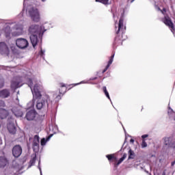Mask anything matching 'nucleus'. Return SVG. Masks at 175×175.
Wrapping results in <instances>:
<instances>
[{
    "label": "nucleus",
    "instance_id": "obj_1",
    "mask_svg": "<svg viewBox=\"0 0 175 175\" xmlns=\"http://www.w3.org/2000/svg\"><path fill=\"white\" fill-rule=\"evenodd\" d=\"M27 84L31 88L33 96L38 99L36 103V109L38 110H42V109L47 110L51 106L52 102L49 95H45L42 98V94L40 93L43 88L42 85L39 84L35 79H31V78L27 79Z\"/></svg>",
    "mask_w": 175,
    "mask_h": 175
},
{
    "label": "nucleus",
    "instance_id": "obj_2",
    "mask_svg": "<svg viewBox=\"0 0 175 175\" xmlns=\"http://www.w3.org/2000/svg\"><path fill=\"white\" fill-rule=\"evenodd\" d=\"M27 84L31 88L33 96L38 99L36 103V109L38 110H42V109L47 110L51 106L52 102L49 95H45L42 98V94L40 93L43 88L42 85L39 84L35 79H31V78L27 79Z\"/></svg>",
    "mask_w": 175,
    "mask_h": 175
},
{
    "label": "nucleus",
    "instance_id": "obj_3",
    "mask_svg": "<svg viewBox=\"0 0 175 175\" xmlns=\"http://www.w3.org/2000/svg\"><path fill=\"white\" fill-rule=\"evenodd\" d=\"M126 29V27L124 26V18L121 17L118 23V29L116 31V34L118 35L120 32L122 33L121 38L116 36L115 38V40L113 42V46H119V44L122 45V42L125 40V38H124V33H125V31Z\"/></svg>",
    "mask_w": 175,
    "mask_h": 175
},
{
    "label": "nucleus",
    "instance_id": "obj_4",
    "mask_svg": "<svg viewBox=\"0 0 175 175\" xmlns=\"http://www.w3.org/2000/svg\"><path fill=\"white\" fill-rule=\"evenodd\" d=\"M44 27L40 26L38 25H31L29 27V33L30 35H42L43 32H46V29H44Z\"/></svg>",
    "mask_w": 175,
    "mask_h": 175
},
{
    "label": "nucleus",
    "instance_id": "obj_5",
    "mask_svg": "<svg viewBox=\"0 0 175 175\" xmlns=\"http://www.w3.org/2000/svg\"><path fill=\"white\" fill-rule=\"evenodd\" d=\"M28 12L33 21H35L36 23L39 22V20H40V14H39V10L37 8H31Z\"/></svg>",
    "mask_w": 175,
    "mask_h": 175
},
{
    "label": "nucleus",
    "instance_id": "obj_6",
    "mask_svg": "<svg viewBox=\"0 0 175 175\" xmlns=\"http://www.w3.org/2000/svg\"><path fill=\"white\" fill-rule=\"evenodd\" d=\"M16 44L21 50H25V49L29 46V42L25 38H19L16 40Z\"/></svg>",
    "mask_w": 175,
    "mask_h": 175
},
{
    "label": "nucleus",
    "instance_id": "obj_7",
    "mask_svg": "<svg viewBox=\"0 0 175 175\" xmlns=\"http://www.w3.org/2000/svg\"><path fill=\"white\" fill-rule=\"evenodd\" d=\"M44 33V31H42V34L30 35L31 43L34 49L36 47L38 43H39V39L42 40V37L43 36Z\"/></svg>",
    "mask_w": 175,
    "mask_h": 175
},
{
    "label": "nucleus",
    "instance_id": "obj_8",
    "mask_svg": "<svg viewBox=\"0 0 175 175\" xmlns=\"http://www.w3.org/2000/svg\"><path fill=\"white\" fill-rule=\"evenodd\" d=\"M23 154V148L20 145H16L12 148V154L14 158H18Z\"/></svg>",
    "mask_w": 175,
    "mask_h": 175
},
{
    "label": "nucleus",
    "instance_id": "obj_9",
    "mask_svg": "<svg viewBox=\"0 0 175 175\" xmlns=\"http://www.w3.org/2000/svg\"><path fill=\"white\" fill-rule=\"evenodd\" d=\"M39 143H40V138L38 135H35L33 140V150L34 152H39Z\"/></svg>",
    "mask_w": 175,
    "mask_h": 175
},
{
    "label": "nucleus",
    "instance_id": "obj_10",
    "mask_svg": "<svg viewBox=\"0 0 175 175\" xmlns=\"http://www.w3.org/2000/svg\"><path fill=\"white\" fill-rule=\"evenodd\" d=\"M36 116H38V113L35 110H30L26 113L25 117L27 121H33L36 118Z\"/></svg>",
    "mask_w": 175,
    "mask_h": 175
},
{
    "label": "nucleus",
    "instance_id": "obj_11",
    "mask_svg": "<svg viewBox=\"0 0 175 175\" xmlns=\"http://www.w3.org/2000/svg\"><path fill=\"white\" fill-rule=\"evenodd\" d=\"M163 22L165 25L170 28L172 32L174 31V24H173V22H172V19H170V17L165 16Z\"/></svg>",
    "mask_w": 175,
    "mask_h": 175
},
{
    "label": "nucleus",
    "instance_id": "obj_12",
    "mask_svg": "<svg viewBox=\"0 0 175 175\" xmlns=\"http://www.w3.org/2000/svg\"><path fill=\"white\" fill-rule=\"evenodd\" d=\"M0 54H9V48L5 42H0Z\"/></svg>",
    "mask_w": 175,
    "mask_h": 175
},
{
    "label": "nucleus",
    "instance_id": "obj_13",
    "mask_svg": "<svg viewBox=\"0 0 175 175\" xmlns=\"http://www.w3.org/2000/svg\"><path fill=\"white\" fill-rule=\"evenodd\" d=\"M10 96V90L9 89H4L0 91V98L3 99Z\"/></svg>",
    "mask_w": 175,
    "mask_h": 175
},
{
    "label": "nucleus",
    "instance_id": "obj_14",
    "mask_svg": "<svg viewBox=\"0 0 175 175\" xmlns=\"http://www.w3.org/2000/svg\"><path fill=\"white\" fill-rule=\"evenodd\" d=\"M14 29L16 30L15 33L16 35H17L18 36L21 35L23 33V25L21 24H16L14 27Z\"/></svg>",
    "mask_w": 175,
    "mask_h": 175
},
{
    "label": "nucleus",
    "instance_id": "obj_15",
    "mask_svg": "<svg viewBox=\"0 0 175 175\" xmlns=\"http://www.w3.org/2000/svg\"><path fill=\"white\" fill-rule=\"evenodd\" d=\"M8 116H9V111H8V110L5 109H0V118H1V120H3L5 118H6V117H8Z\"/></svg>",
    "mask_w": 175,
    "mask_h": 175
},
{
    "label": "nucleus",
    "instance_id": "obj_16",
    "mask_svg": "<svg viewBox=\"0 0 175 175\" xmlns=\"http://www.w3.org/2000/svg\"><path fill=\"white\" fill-rule=\"evenodd\" d=\"M8 129L10 133H11L12 135H15L16 132H17V130L16 129V126H14V124H8Z\"/></svg>",
    "mask_w": 175,
    "mask_h": 175
},
{
    "label": "nucleus",
    "instance_id": "obj_17",
    "mask_svg": "<svg viewBox=\"0 0 175 175\" xmlns=\"http://www.w3.org/2000/svg\"><path fill=\"white\" fill-rule=\"evenodd\" d=\"M8 165V159L4 157H0V167H5Z\"/></svg>",
    "mask_w": 175,
    "mask_h": 175
},
{
    "label": "nucleus",
    "instance_id": "obj_18",
    "mask_svg": "<svg viewBox=\"0 0 175 175\" xmlns=\"http://www.w3.org/2000/svg\"><path fill=\"white\" fill-rule=\"evenodd\" d=\"M114 59V54L111 56V59L108 62V64L105 67V68L103 70V73H105L109 68H110V65L113 64V61Z\"/></svg>",
    "mask_w": 175,
    "mask_h": 175
},
{
    "label": "nucleus",
    "instance_id": "obj_19",
    "mask_svg": "<svg viewBox=\"0 0 175 175\" xmlns=\"http://www.w3.org/2000/svg\"><path fill=\"white\" fill-rule=\"evenodd\" d=\"M4 32L6 38H10V33L12 32V29H10V26H6L4 29Z\"/></svg>",
    "mask_w": 175,
    "mask_h": 175
},
{
    "label": "nucleus",
    "instance_id": "obj_20",
    "mask_svg": "<svg viewBox=\"0 0 175 175\" xmlns=\"http://www.w3.org/2000/svg\"><path fill=\"white\" fill-rule=\"evenodd\" d=\"M19 87H21V85H20V83L14 81L11 82L12 90H17V88H19Z\"/></svg>",
    "mask_w": 175,
    "mask_h": 175
},
{
    "label": "nucleus",
    "instance_id": "obj_21",
    "mask_svg": "<svg viewBox=\"0 0 175 175\" xmlns=\"http://www.w3.org/2000/svg\"><path fill=\"white\" fill-rule=\"evenodd\" d=\"M53 137V134H51L46 139V138H42L41 139V146H46V143L50 140Z\"/></svg>",
    "mask_w": 175,
    "mask_h": 175
},
{
    "label": "nucleus",
    "instance_id": "obj_22",
    "mask_svg": "<svg viewBox=\"0 0 175 175\" xmlns=\"http://www.w3.org/2000/svg\"><path fill=\"white\" fill-rule=\"evenodd\" d=\"M127 154L126 153H124L122 156V157H121L119 161L117 162L116 164H115V166H118L120 165H121V163H122V162H124V161L125 160V159L126 158Z\"/></svg>",
    "mask_w": 175,
    "mask_h": 175
},
{
    "label": "nucleus",
    "instance_id": "obj_23",
    "mask_svg": "<svg viewBox=\"0 0 175 175\" xmlns=\"http://www.w3.org/2000/svg\"><path fill=\"white\" fill-rule=\"evenodd\" d=\"M135 152H133V150H132V149H130L129 150V157L128 159H135Z\"/></svg>",
    "mask_w": 175,
    "mask_h": 175
},
{
    "label": "nucleus",
    "instance_id": "obj_24",
    "mask_svg": "<svg viewBox=\"0 0 175 175\" xmlns=\"http://www.w3.org/2000/svg\"><path fill=\"white\" fill-rule=\"evenodd\" d=\"M36 162V154H35L34 157L30 160L29 167H31V166H33Z\"/></svg>",
    "mask_w": 175,
    "mask_h": 175
},
{
    "label": "nucleus",
    "instance_id": "obj_25",
    "mask_svg": "<svg viewBox=\"0 0 175 175\" xmlns=\"http://www.w3.org/2000/svg\"><path fill=\"white\" fill-rule=\"evenodd\" d=\"M62 88L59 89V94H65L66 92V87H65V84L61 83Z\"/></svg>",
    "mask_w": 175,
    "mask_h": 175
},
{
    "label": "nucleus",
    "instance_id": "obj_26",
    "mask_svg": "<svg viewBox=\"0 0 175 175\" xmlns=\"http://www.w3.org/2000/svg\"><path fill=\"white\" fill-rule=\"evenodd\" d=\"M103 92H104L105 96H107V98H108V99H109V100H111L110 99V95L109 94V92H107V89L106 88L105 86H104V87L103 88Z\"/></svg>",
    "mask_w": 175,
    "mask_h": 175
},
{
    "label": "nucleus",
    "instance_id": "obj_27",
    "mask_svg": "<svg viewBox=\"0 0 175 175\" xmlns=\"http://www.w3.org/2000/svg\"><path fill=\"white\" fill-rule=\"evenodd\" d=\"M96 2H100V3H103V5H109V0H96Z\"/></svg>",
    "mask_w": 175,
    "mask_h": 175
},
{
    "label": "nucleus",
    "instance_id": "obj_28",
    "mask_svg": "<svg viewBox=\"0 0 175 175\" xmlns=\"http://www.w3.org/2000/svg\"><path fill=\"white\" fill-rule=\"evenodd\" d=\"M15 116L16 117H23V111H15Z\"/></svg>",
    "mask_w": 175,
    "mask_h": 175
},
{
    "label": "nucleus",
    "instance_id": "obj_29",
    "mask_svg": "<svg viewBox=\"0 0 175 175\" xmlns=\"http://www.w3.org/2000/svg\"><path fill=\"white\" fill-rule=\"evenodd\" d=\"M5 85V80L3 79H0V88H2Z\"/></svg>",
    "mask_w": 175,
    "mask_h": 175
},
{
    "label": "nucleus",
    "instance_id": "obj_30",
    "mask_svg": "<svg viewBox=\"0 0 175 175\" xmlns=\"http://www.w3.org/2000/svg\"><path fill=\"white\" fill-rule=\"evenodd\" d=\"M12 51L14 53V54H18V51L14 48V46L11 47Z\"/></svg>",
    "mask_w": 175,
    "mask_h": 175
},
{
    "label": "nucleus",
    "instance_id": "obj_31",
    "mask_svg": "<svg viewBox=\"0 0 175 175\" xmlns=\"http://www.w3.org/2000/svg\"><path fill=\"white\" fill-rule=\"evenodd\" d=\"M108 160L111 161V159H114V156L113 154H108L106 156Z\"/></svg>",
    "mask_w": 175,
    "mask_h": 175
},
{
    "label": "nucleus",
    "instance_id": "obj_32",
    "mask_svg": "<svg viewBox=\"0 0 175 175\" xmlns=\"http://www.w3.org/2000/svg\"><path fill=\"white\" fill-rule=\"evenodd\" d=\"M168 114L169 116H170L171 114H174V111H173V109H172V108H170V107H168Z\"/></svg>",
    "mask_w": 175,
    "mask_h": 175
},
{
    "label": "nucleus",
    "instance_id": "obj_33",
    "mask_svg": "<svg viewBox=\"0 0 175 175\" xmlns=\"http://www.w3.org/2000/svg\"><path fill=\"white\" fill-rule=\"evenodd\" d=\"M5 106H6L5 101L0 100V107H5Z\"/></svg>",
    "mask_w": 175,
    "mask_h": 175
},
{
    "label": "nucleus",
    "instance_id": "obj_34",
    "mask_svg": "<svg viewBox=\"0 0 175 175\" xmlns=\"http://www.w3.org/2000/svg\"><path fill=\"white\" fill-rule=\"evenodd\" d=\"M145 147H147V142L146 141L143 140L142 144V148H145Z\"/></svg>",
    "mask_w": 175,
    "mask_h": 175
},
{
    "label": "nucleus",
    "instance_id": "obj_35",
    "mask_svg": "<svg viewBox=\"0 0 175 175\" xmlns=\"http://www.w3.org/2000/svg\"><path fill=\"white\" fill-rule=\"evenodd\" d=\"M44 53H45V51L41 49V51L40 52V55H41V57H43V55H44Z\"/></svg>",
    "mask_w": 175,
    "mask_h": 175
},
{
    "label": "nucleus",
    "instance_id": "obj_36",
    "mask_svg": "<svg viewBox=\"0 0 175 175\" xmlns=\"http://www.w3.org/2000/svg\"><path fill=\"white\" fill-rule=\"evenodd\" d=\"M142 137L143 139H146V137H148V135H147V134L143 135L142 136Z\"/></svg>",
    "mask_w": 175,
    "mask_h": 175
},
{
    "label": "nucleus",
    "instance_id": "obj_37",
    "mask_svg": "<svg viewBox=\"0 0 175 175\" xmlns=\"http://www.w3.org/2000/svg\"><path fill=\"white\" fill-rule=\"evenodd\" d=\"M157 9L159 10V12H161V13L163 14V11H162L159 7H157Z\"/></svg>",
    "mask_w": 175,
    "mask_h": 175
},
{
    "label": "nucleus",
    "instance_id": "obj_38",
    "mask_svg": "<svg viewBox=\"0 0 175 175\" xmlns=\"http://www.w3.org/2000/svg\"><path fill=\"white\" fill-rule=\"evenodd\" d=\"M38 169L40 170V175H43V174H42V168L40 167H38Z\"/></svg>",
    "mask_w": 175,
    "mask_h": 175
},
{
    "label": "nucleus",
    "instance_id": "obj_39",
    "mask_svg": "<svg viewBox=\"0 0 175 175\" xmlns=\"http://www.w3.org/2000/svg\"><path fill=\"white\" fill-rule=\"evenodd\" d=\"M174 165H175V161H174L171 163V166L173 167L174 166Z\"/></svg>",
    "mask_w": 175,
    "mask_h": 175
},
{
    "label": "nucleus",
    "instance_id": "obj_40",
    "mask_svg": "<svg viewBox=\"0 0 175 175\" xmlns=\"http://www.w3.org/2000/svg\"><path fill=\"white\" fill-rule=\"evenodd\" d=\"M130 143H135V139H131L130 140Z\"/></svg>",
    "mask_w": 175,
    "mask_h": 175
},
{
    "label": "nucleus",
    "instance_id": "obj_41",
    "mask_svg": "<svg viewBox=\"0 0 175 175\" xmlns=\"http://www.w3.org/2000/svg\"><path fill=\"white\" fill-rule=\"evenodd\" d=\"M57 99H61V96H59V95H58V96H57Z\"/></svg>",
    "mask_w": 175,
    "mask_h": 175
},
{
    "label": "nucleus",
    "instance_id": "obj_42",
    "mask_svg": "<svg viewBox=\"0 0 175 175\" xmlns=\"http://www.w3.org/2000/svg\"><path fill=\"white\" fill-rule=\"evenodd\" d=\"M113 18H116V14H114L113 12Z\"/></svg>",
    "mask_w": 175,
    "mask_h": 175
},
{
    "label": "nucleus",
    "instance_id": "obj_43",
    "mask_svg": "<svg viewBox=\"0 0 175 175\" xmlns=\"http://www.w3.org/2000/svg\"><path fill=\"white\" fill-rule=\"evenodd\" d=\"M2 144V138L0 137V145Z\"/></svg>",
    "mask_w": 175,
    "mask_h": 175
},
{
    "label": "nucleus",
    "instance_id": "obj_44",
    "mask_svg": "<svg viewBox=\"0 0 175 175\" xmlns=\"http://www.w3.org/2000/svg\"><path fill=\"white\" fill-rule=\"evenodd\" d=\"M33 103H34V102H33V101L31 103V106H33Z\"/></svg>",
    "mask_w": 175,
    "mask_h": 175
},
{
    "label": "nucleus",
    "instance_id": "obj_45",
    "mask_svg": "<svg viewBox=\"0 0 175 175\" xmlns=\"http://www.w3.org/2000/svg\"><path fill=\"white\" fill-rule=\"evenodd\" d=\"M133 2H135V0H131V3H133Z\"/></svg>",
    "mask_w": 175,
    "mask_h": 175
},
{
    "label": "nucleus",
    "instance_id": "obj_46",
    "mask_svg": "<svg viewBox=\"0 0 175 175\" xmlns=\"http://www.w3.org/2000/svg\"><path fill=\"white\" fill-rule=\"evenodd\" d=\"M163 12H166V9L163 8Z\"/></svg>",
    "mask_w": 175,
    "mask_h": 175
},
{
    "label": "nucleus",
    "instance_id": "obj_47",
    "mask_svg": "<svg viewBox=\"0 0 175 175\" xmlns=\"http://www.w3.org/2000/svg\"><path fill=\"white\" fill-rule=\"evenodd\" d=\"M42 2H46V0H42Z\"/></svg>",
    "mask_w": 175,
    "mask_h": 175
},
{
    "label": "nucleus",
    "instance_id": "obj_48",
    "mask_svg": "<svg viewBox=\"0 0 175 175\" xmlns=\"http://www.w3.org/2000/svg\"><path fill=\"white\" fill-rule=\"evenodd\" d=\"M93 80H96V77H95L94 79H93Z\"/></svg>",
    "mask_w": 175,
    "mask_h": 175
},
{
    "label": "nucleus",
    "instance_id": "obj_49",
    "mask_svg": "<svg viewBox=\"0 0 175 175\" xmlns=\"http://www.w3.org/2000/svg\"><path fill=\"white\" fill-rule=\"evenodd\" d=\"M23 6H25V3H23Z\"/></svg>",
    "mask_w": 175,
    "mask_h": 175
},
{
    "label": "nucleus",
    "instance_id": "obj_50",
    "mask_svg": "<svg viewBox=\"0 0 175 175\" xmlns=\"http://www.w3.org/2000/svg\"><path fill=\"white\" fill-rule=\"evenodd\" d=\"M115 23H116V24L117 23V21H116Z\"/></svg>",
    "mask_w": 175,
    "mask_h": 175
},
{
    "label": "nucleus",
    "instance_id": "obj_51",
    "mask_svg": "<svg viewBox=\"0 0 175 175\" xmlns=\"http://www.w3.org/2000/svg\"><path fill=\"white\" fill-rule=\"evenodd\" d=\"M81 83H83V81H82V82H81Z\"/></svg>",
    "mask_w": 175,
    "mask_h": 175
},
{
    "label": "nucleus",
    "instance_id": "obj_52",
    "mask_svg": "<svg viewBox=\"0 0 175 175\" xmlns=\"http://www.w3.org/2000/svg\"><path fill=\"white\" fill-rule=\"evenodd\" d=\"M18 94H19V92H18Z\"/></svg>",
    "mask_w": 175,
    "mask_h": 175
}]
</instances>
